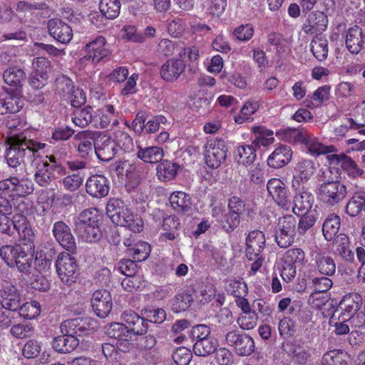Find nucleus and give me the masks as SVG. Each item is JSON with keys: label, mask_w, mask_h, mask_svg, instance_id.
Listing matches in <instances>:
<instances>
[{"label": "nucleus", "mask_w": 365, "mask_h": 365, "mask_svg": "<svg viewBox=\"0 0 365 365\" xmlns=\"http://www.w3.org/2000/svg\"><path fill=\"white\" fill-rule=\"evenodd\" d=\"M122 323L113 322L106 329V333L110 338L117 340L116 346L105 343L102 351L106 358H116L117 351L126 353L133 347L137 336L145 334L148 331V324L133 311H125L121 314Z\"/></svg>", "instance_id": "1"}, {"label": "nucleus", "mask_w": 365, "mask_h": 365, "mask_svg": "<svg viewBox=\"0 0 365 365\" xmlns=\"http://www.w3.org/2000/svg\"><path fill=\"white\" fill-rule=\"evenodd\" d=\"M106 210L108 217L114 225L125 227L135 233L140 232L143 230V220L120 199H109Z\"/></svg>", "instance_id": "2"}, {"label": "nucleus", "mask_w": 365, "mask_h": 365, "mask_svg": "<svg viewBox=\"0 0 365 365\" xmlns=\"http://www.w3.org/2000/svg\"><path fill=\"white\" fill-rule=\"evenodd\" d=\"M35 245L16 246L6 245L0 250V255L6 264L16 267L22 273L28 274L31 269L34 262Z\"/></svg>", "instance_id": "3"}, {"label": "nucleus", "mask_w": 365, "mask_h": 365, "mask_svg": "<svg viewBox=\"0 0 365 365\" xmlns=\"http://www.w3.org/2000/svg\"><path fill=\"white\" fill-rule=\"evenodd\" d=\"M27 138L26 132L9 138V148L6 150V158L9 166L16 168L24 162L26 150L34 155L45 147V144L28 140Z\"/></svg>", "instance_id": "4"}, {"label": "nucleus", "mask_w": 365, "mask_h": 365, "mask_svg": "<svg viewBox=\"0 0 365 365\" xmlns=\"http://www.w3.org/2000/svg\"><path fill=\"white\" fill-rule=\"evenodd\" d=\"M329 169L323 172L324 182L319 185L317 192L319 200L324 204L333 206L341 202L346 195V187L338 180H329Z\"/></svg>", "instance_id": "5"}, {"label": "nucleus", "mask_w": 365, "mask_h": 365, "mask_svg": "<svg viewBox=\"0 0 365 365\" xmlns=\"http://www.w3.org/2000/svg\"><path fill=\"white\" fill-rule=\"evenodd\" d=\"M34 190V185L31 180L27 178L21 179L11 177L0 181V195L8 196L13 200L25 197Z\"/></svg>", "instance_id": "6"}, {"label": "nucleus", "mask_w": 365, "mask_h": 365, "mask_svg": "<svg viewBox=\"0 0 365 365\" xmlns=\"http://www.w3.org/2000/svg\"><path fill=\"white\" fill-rule=\"evenodd\" d=\"M56 269L60 280L66 285L74 283L78 276V264L76 259L67 252L58 255Z\"/></svg>", "instance_id": "7"}, {"label": "nucleus", "mask_w": 365, "mask_h": 365, "mask_svg": "<svg viewBox=\"0 0 365 365\" xmlns=\"http://www.w3.org/2000/svg\"><path fill=\"white\" fill-rule=\"evenodd\" d=\"M227 148L222 140H210L204 146V158L206 165L212 169L219 168L225 160Z\"/></svg>", "instance_id": "8"}, {"label": "nucleus", "mask_w": 365, "mask_h": 365, "mask_svg": "<svg viewBox=\"0 0 365 365\" xmlns=\"http://www.w3.org/2000/svg\"><path fill=\"white\" fill-rule=\"evenodd\" d=\"M98 327L97 321L87 317H78L63 321L60 327L62 334L83 335L94 331Z\"/></svg>", "instance_id": "9"}, {"label": "nucleus", "mask_w": 365, "mask_h": 365, "mask_svg": "<svg viewBox=\"0 0 365 365\" xmlns=\"http://www.w3.org/2000/svg\"><path fill=\"white\" fill-rule=\"evenodd\" d=\"M268 196L279 207L289 210L291 196L286 183L279 178H273L267 182Z\"/></svg>", "instance_id": "10"}, {"label": "nucleus", "mask_w": 365, "mask_h": 365, "mask_svg": "<svg viewBox=\"0 0 365 365\" xmlns=\"http://www.w3.org/2000/svg\"><path fill=\"white\" fill-rule=\"evenodd\" d=\"M86 55L81 58V62L90 61L92 64L99 63L110 53L106 38L98 36L84 47Z\"/></svg>", "instance_id": "11"}, {"label": "nucleus", "mask_w": 365, "mask_h": 365, "mask_svg": "<svg viewBox=\"0 0 365 365\" xmlns=\"http://www.w3.org/2000/svg\"><path fill=\"white\" fill-rule=\"evenodd\" d=\"M24 106L21 92L18 90H3L0 91V114L15 113Z\"/></svg>", "instance_id": "12"}, {"label": "nucleus", "mask_w": 365, "mask_h": 365, "mask_svg": "<svg viewBox=\"0 0 365 365\" xmlns=\"http://www.w3.org/2000/svg\"><path fill=\"white\" fill-rule=\"evenodd\" d=\"M91 303L93 312L101 318H106L113 308L111 294L106 289L96 290L92 294Z\"/></svg>", "instance_id": "13"}, {"label": "nucleus", "mask_w": 365, "mask_h": 365, "mask_svg": "<svg viewBox=\"0 0 365 365\" xmlns=\"http://www.w3.org/2000/svg\"><path fill=\"white\" fill-rule=\"evenodd\" d=\"M96 136V139L93 143L96 156L102 161L110 160L118 151L114 141L111 140L108 136L98 132Z\"/></svg>", "instance_id": "14"}, {"label": "nucleus", "mask_w": 365, "mask_h": 365, "mask_svg": "<svg viewBox=\"0 0 365 365\" xmlns=\"http://www.w3.org/2000/svg\"><path fill=\"white\" fill-rule=\"evenodd\" d=\"M315 170L314 163L309 160H302L294 168L292 187L300 190L308 182Z\"/></svg>", "instance_id": "15"}, {"label": "nucleus", "mask_w": 365, "mask_h": 365, "mask_svg": "<svg viewBox=\"0 0 365 365\" xmlns=\"http://www.w3.org/2000/svg\"><path fill=\"white\" fill-rule=\"evenodd\" d=\"M362 297L358 293L346 294L341 300L339 307L341 309L342 320H354V315L362 306Z\"/></svg>", "instance_id": "16"}, {"label": "nucleus", "mask_w": 365, "mask_h": 365, "mask_svg": "<svg viewBox=\"0 0 365 365\" xmlns=\"http://www.w3.org/2000/svg\"><path fill=\"white\" fill-rule=\"evenodd\" d=\"M48 158V156H46ZM50 163L47 161L43 162V165L38 168L34 177L36 182L42 187L48 185L53 180H55L56 176L53 174V170H61V165L58 163L56 158L53 155L48 157Z\"/></svg>", "instance_id": "17"}, {"label": "nucleus", "mask_w": 365, "mask_h": 365, "mask_svg": "<svg viewBox=\"0 0 365 365\" xmlns=\"http://www.w3.org/2000/svg\"><path fill=\"white\" fill-rule=\"evenodd\" d=\"M345 45L348 51L354 54L365 51V33L358 26L350 27L345 34Z\"/></svg>", "instance_id": "18"}, {"label": "nucleus", "mask_w": 365, "mask_h": 365, "mask_svg": "<svg viewBox=\"0 0 365 365\" xmlns=\"http://www.w3.org/2000/svg\"><path fill=\"white\" fill-rule=\"evenodd\" d=\"M118 113L111 104H106L98 108L93 116V123L97 128H106L110 123L117 125Z\"/></svg>", "instance_id": "19"}, {"label": "nucleus", "mask_w": 365, "mask_h": 365, "mask_svg": "<svg viewBox=\"0 0 365 365\" xmlns=\"http://www.w3.org/2000/svg\"><path fill=\"white\" fill-rule=\"evenodd\" d=\"M292 155L293 152L290 147L279 145L268 156L267 163L272 168H282L290 163Z\"/></svg>", "instance_id": "20"}, {"label": "nucleus", "mask_w": 365, "mask_h": 365, "mask_svg": "<svg viewBox=\"0 0 365 365\" xmlns=\"http://www.w3.org/2000/svg\"><path fill=\"white\" fill-rule=\"evenodd\" d=\"M49 34L61 43H68L73 38V31L69 25L58 19L48 22Z\"/></svg>", "instance_id": "21"}, {"label": "nucleus", "mask_w": 365, "mask_h": 365, "mask_svg": "<svg viewBox=\"0 0 365 365\" xmlns=\"http://www.w3.org/2000/svg\"><path fill=\"white\" fill-rule=\"evenodd\" d=\"M302 143L304 145L308 153L314 156L324 154L331 155L337 151L335 146L332 145H324L317 137L308 133L307 131L305 132Z\"/></svg>", "instance_id": "22"}, {"label": "nucleus", "mask_w": 365, "mask_h": 365, "mask_svg": "<svg viewBox=\"0 0 365 365\" xmlns=\"http://www.w3.org/2000/svg\"><path fill=\"white\" fill-rule=\"evenodd\" d=\"M327 159L331 165H340L351 177L356 178L363 173L354 160L344 153L327 155Z\"/></svg>", "instance_id": "23"}, {"label": "nucleus", "mask_w": 365, "mask_h": 365, "mask_svg": "<svg viewBox=\"0 0 365 365\" xmlns=\"http://www.w3.org/2000/svg\"><path fill=\"white\" fill-rule=\"evenodd\" d=\"M87 192L94 197H103L108 194L110 185L103 175H96L90 177L86 184Z\"/></svg>", "instance_id": "24"}, {"label": "nucleus", "mask_w": 365, "mask_h": 365, "mask_svg": "<svg viewBox=\"0 0 365 365\" xmlns=\"http://www.w3.org/2000/svg\"><path fill=\"white\" fill-rule=\"evenodd\" d=\"M53 235L56 240L66 250H72L76 247L74 237L68 226L62 221L56 222L53 226Z\"/></svg>", "instance_id": "25"}, {"label": "nucleus", "mask_w": 365, "mask_h": 365, "mask_svg": "<svg viewBox=\"0 0 365 365\" xmlns=\"http://www.w3.org/2000/svg\"><path fill=\"white\" fill-rule=\"evenodd\" d=\"M21 302V294L14 286L9 285L0 289V304L4 309L16 312Z\"/></svg>", "instance_id": "26"}, {"label": "nucleus", "mask_w": 365, "mask_h": 365, "mask_svg": "<svg viewBox=\"0 0 365 365\" xmlns=\"http://www.w3.org/2000/svg\"><path fill=\"white\" fill-rule=\"evenodd\" d=\"M265 237L262 232L254 230L246 239V256L249 259H255L264 248Z\"/></svg>", "instance_id": "27"}, {"label": "nucleus", "mask_w": 365, "mask_h": 365, "mask_svg": "<svg viewBox=\"0 0 365 365\" xmlns=\"http://www.w3.org/2000/svg\"><path fill=\"white\" fill-rule=\"evenodd\" d=\"M22 354L26 359L39 356V361L42 364L48 363L51 358L50 352L43 349L42 343L36 339H30L26 342L22 349Z\"/></svg>", "instance_id": "28"}, {"label": "nucleus", "mask_w": 365, "mask_h": 365, "mask_svg": "<svg viewBox=\"0 0 365 365\" xmlns=\"http://www.w3.org/2000/svg\"><path fill=\"white\" fill-rule=\"evenodd\" d=\"M329 19L327 15L323 11H317L309 15L304 31L307 34H317L324 32L328 26Z\"/></svg>", "instance_id": "29"}, {"label": "nucleus", "mask_w": 365, "mask_h": 365, "mask_svg": "<svg viewBox=\"0 0 365 365\" xmlns=\"http://www.w3.org/2000/svg\"><path fill=\"white\" fill-rule=\"evenodd\" d=\"M314 202V195L310 192L302 189L296 193L294 197L292 211L297 215H304V213L312 211L311 209Z\"/></svg>", "instance_id": "30"}, {"label": "nucleus", "mask_w": 365, "mask_h": 365, "mask_svg": "<svg viewBox=\"0 0 365 365\" xmlns=\"http://www.w3.org/2000/svg\"><path fill=\"white\" fill-rule=\"evenodd\" d=\"M185 63L180 59H169L162 66L161 77L166 81H176L185 70Z\"/></svg>", "instance_id": "31"}, {"label": "nucleus", "mask_w": 365, "mask_h": 365, "mask_svg": "<svg viewBox=\"0 0 365 365\" xmlns=\"http://www.w3.org/2000/svg\"><path fill=\"white\" fill-rule=\"evenodd\" d=\"M79 344V340L74 335L63 334L56 336L52 342L53 349L59 353H69L73 351Z\"/></svg>", "instance_id": "32"}, {"label": "nucleus", "mask_w": 365, "mask_h": 365, "mask_svg": "<svg viewBox=\"0 0 365 365\" xmlns=\"http://www.w3.org/2000/svg\"><path fill=\"white\" fill-rule=\"evenodd\" d=\"M96 135L97 132L88 130L80 132L75 135V140L78 141V151L81 156L86 157L92 151Z\"/></svg>", "instance_id": "33"}, {"label": "nucleus", "mask_w": 365, "mask_h": 365, "mask_svg": "<svg viewBox=\"0 0 365 365\" xmlns=\"http://www.w3.org/2000/svg\"><path fill=\"white\" fill-rule=\"evenodd\" d=\"M66 88L63 91L67 96V99L73 107H80L86 101V94L82 89L75 88L69 79H65L63 82Z\"/></svg>", "instance_id": "34"}, {"label": "nucleus", "mask_w": 365, "mask_h": 365, "mask_svg": "<svg viewBox=\"0 0 365 365\" xmlns=\"http://www.w3.org/2000/svg\"><path fill=\"white\" fill-rule=\"evenodd\" d=\"M256 157V150L252 145H240L235 151V159L240 165H251L255 162Z\"/></svg>", "instance_id": "35"}, {"label": "nucleus", "mask_w": 365, "mask_h": 365, "mask_svg": "<svg viewBox=\"0 0 365 365\" xmlns=\"http://www.w3.org/2000/svg\"><path fill=\"white\" fill-rule=\"evenodd\" d=\"M12 213L10 202L0 195V232L9 233L11 228V220L9 215Z\"/></svg>", "instance_id": "36"}, {"label": "nucleus", "mask_w": 365, "mask_h": 365, "mask_svg": "<svg viewBox=\"0 0 365 365\" xmlns=\"http://www.w3.org/2000/svg\"><path fill=\"white\" fill-rule=\"evenodd\" d=\"M351 361V356L348 353L340 349H334L324 354L322 365H349Z\"/></svg>", "instance_id": "37"}, {"label": "nucleus", "mask_w": 365, "mask_h": 365, "mask_svg": "<svg viewBox=\"0 0 365 365\" xmlns=\"http://www.w3.org/2000/svg\"><path fill=\"white\" fill-rule=\"evenodd\" d=\"M180 222L175 216H168L163 220L161 233L163 240H173L178 236Z\"/></svg>", "instance_id": "38"}, {"label": "nucleus", "mask_w": 365, "mask_h": 365, "mask_svg": "<svg viewBox=\"0 0 365 365\" xmlns=\"http://www.w3.org/2000/svg\"><path fill=\"white\" fill-rule=\"evenodd\" d=\"M164 155L162 148L158 146H138L137 156L139 159L148 163H155L160 160Z\"/></svg>", "instance_id": "39"}, {"label": "nucleus", "mask_w": 365, "mask_h": 365, "mask_svg": "<svg viewBox=\"0 0 365 365\" xmlns=\"http://www.w3.org/2000/svg\"><path fill=\"white\" fill-rule=\"evenodd\" d=\"M341 225V219L339 215L335 214L329 215L324 222L322 232L324 238L327 241H331L338 235Z\"/></svg>", "instance_id": "40"}, {"label": "nucleus", "mask_w": 365, "mask_h": 365, "mask_svg": "<svg viewBox=\"0 0 365 365\" xmlns=\"http://www.w3.org/2000/svg\"><path fill=\"white\" fill-rule=\"evenodd\" d=\"M255 138L252 144L256 147L269 146L274 142V132L263 126L252 128Z\"/></svg>", "instance_id": "41"}, {"label": "nucleus", "mask_w": 365, "mask_h": 365, "mask_svg": "<svg viewBox=\"0 0 365 365\" xmlns=\"http://www.w3.org/2000/svg\"><path fill=\"white\" fill-rule=\"evenodd\" d=\"M305 132L304 130L284 128L277 130L275 135L279 140L282 141L289 143H302Z\"/></svg>", "instance_id": "42"}, {"label": "nucleus", "mask_w": 365, "mask_h": 365, "mask_svg": "<svg viewBox=\"0 0 365 365\" xmlns=\"http://www.w3.org/2000/svg\"><path fill=\"white\" fill-rule=\"evenodd\" d=\"M310 49L315 58L320 61H324L328 56V41L324 36H315L310 43Z\"/></svg>", "instance_id": "43"}, {"label": "nucleus", "mask_w": 365, "mask_h": 365, "mask_svg": "<svg viewBox=\"0 0 365 365\" xmlns=\"http://www.w3.org/2000/svg\"><path fill=\"white\" fill-rule=\"evenodd\" d=\"M19 315L20 317L31 320L37 318L41 312V306L40 303L36 300H31L25 303L21 304L19 309Z\"/></svg>", "instance_id": "44"}, {"label": "nucleus", "mask_w": 365, "mask_h": 365, "mask_svg": "<svg viewBox=\"0 0 365 365\" xmlns=\"http://www.w3.org/2000/svg\"><path fill=\"white\" fill-rule=\"evenodd\" d=\"M315 264L317 270L322 274L331 276L335 273L336 264L329 255L318 253L315 257Z\"/></svg>", "instance_id": "45"}, {"label": "nucleus", "mask_w": 365, "mask_h": 365, "mask_svg": "<svg viewBox=\"0 0 365 365\" xmlns=\"http://www.w3.org/2000/svg\"><path fill=\"white\" fill-rule=\"evenodd\" d=\"M217 345V340L210 336L203 340L196 341L193 346V351L197 356H206L214 352Z\"/></svg>", "instance_id": "46"}, {"label": "nucleus", "mask_w": 365, "mask_h": 365, "mask_svg": "<svg viewBox=\"0 0 365 365\" xmlns=\"http://www.w3.org/2000/svg\"><path fill=\"white\" fill-rule=\"evenodd\" d=\"M170 202L174 210L177 211L185 212L191 207V199L190 196L184 192H173L170 197Z\"/></svg>", "instance_id": "47"}, {"label": "nucleus", "mask_w": 365, "mask_h": 365, "mask_svg": "<svg viewBox=\"0 0 365 365\" xmlns=\"http://www.w3.org/2000/svg\"><path fill=\"white\" fill-rule=\"evenodd\" d=\"M178 165L169 160H164L157 166V175L161 181L173 180L178 170Z\"/></svg>", "instance_id": "48"}, {"label": "nucleus", "mask_w": 365, "mask_h": 365, "mask_svg": "<svg viewBox=\"0 0 365 365\" xmlns=\"http://www.w3.org/2000/svg\"><path fill=\"white\" fill-rule=\"evenodd\" d=\"M364 209H365V192L358 191L348 202L346 207V212L351 217H355Z\"/></svg>", "instance_id": "49"}, {"label": "nucleus", "mask_w": 365, "mask_h": 365, "mask_svg": "<svg viewBox=\"0 0 365 365\" xmlns=\"http://www.w3.org/2000/svg\"><path fill=\"white\" fill-rule=\"evenodd\" d=\"M333 240L339 255L346 260L353 259L354 254L350 250L349 238L346 235L343 233L339 234Z\"/></svg>", "instance_id": "50"}, {"label": "nucleus", "mask_w": 365, "mask_h": 365, "mask_svg": "<svg viewBox=\"0 0 365 365\" xmlns=\"http://www.w3.org/2000/svg\"><path fill=\"white\" fill-rule=\"evenodd\" d=\"M99 9L105 17L114 19L120 14V3L118 0H101Z\"/></svg>", "instance_id": "51"}, {"label": "nucleus", "mask_w": 365, "mask_h": 365, "mask_svg": "<svg viewBox=\"0 0 365 365\" xmlns=\"http://www.w3.org/2000/svg\"><path fill=\"white\" fill-rule=\"evenodd\" d=\"M80 237L88 242L98 240L101 235L99 225H76Z\"/></svg>", "instance_id": "52"}, {"label": "nucleus", "mask_w": 365, "mask_h": 365, "mask_svg": "<svg viewBox=\"0 0 365 365\" xmlns=\"http://www.w3.org/2000/svg\"><path fill=\"white\" fill-rule=\"evenodd\" d=\"M192 302L191 294L180 292L170 300V307L174 312L179 313L187 310Z\"/></svg>", "instance_id": "53"}, {"label": "nucleus", "mask_w": 365, "mask_h": 365, "mask_svg": "<svg viewBox=\"0 0 365 365\" xmlns=\"http://www.w3.org/2000/svg\"><path fill=\"white\" fill-rule=\"evenodd\" d=\"M3 78L6 84L11 86H19L25 78V73L21 68L11 67L4 71Z\"/></svg>", "instance_id": "54"}, {"label": "nucleus", "mask_w": 365, "mask_h": 365, "mask_svg": "<svg viewBox=\"0 0 365 365\" xmlns=\"http://www.w3.org/2000/svg\"><path fill=\"white\" fill-rule=\"evenodd\" d=\"M284 263L295 266L304 264L307 261L305 254L302 249L293 248L287 250L283 257Z\"/></svg>", "instance_id": "55"}, {"label": "nucleus", "mask_w": 365, "mask_h": 365, "mask_svg": "<svg viewBox=\"0 0 365 365\" xmlns=\"http://www.w3.org/2000/svg\"><path fill=\"white\" fill-rule=\"evenodd\" d=\"M258 108L259 105L257 102L247 101L242 107L239 114L234 117L235 122L237 124H242L250 120Z\"/></svg>", "instance_id": "56"}, {"label": "nucleus", "mask_w": 365, "mask_h": 365, "mask_svg": "<svg viewBox=\"0 0 365 365\" xmlns=\"http://www.w3.org/2000/svg\"><path fill=\"white\" fill-rule=\"evenodd\" d=\"M93 116L92 114V108L86 107L83 109L77 110L72 118L73 123L81 128L87 126L90 123L93 122Z\"/></svg>", "instance_id": "57"}, {"label": "nucleus", "mask_w": 365, "mask_h": 365, "mask_svg": "<svg viewBox=\"0 0 365 365\" xmlns=\"http://www.w3.org/2000/svg\"><path fill=\"white\" fill-rule=\"evenodd\" d=\"M34 332V328L31 324L19 323L14 324L10 329V334L17 339H25L31 337Z\"/></svg>", "instance_id": "58"}, {"label": "nucleus", "mask_w": 365, "mask_h": 365, "mask_svg": "<svg viewBox=\"0 0 365 365\" xmlns=\"http://www.w3.org/2000/svg\"><path fill=\"white\" fill-rule=\"evenodd\" d=\"M101 216L96 209H88L83 211L78 217L76 225H99Z\"/></svg>", "instance_id": "59"}, {"label": "nucleus", "mask_w": 365, "mask_h": 365, "mask_svg": "<svg viewBox=\"0 0 365 365\" xmlns=\"http://www.w3.org/2000/svg\"><path fill=\"white\" fill-rule=\"evenodd\" d=\"M150 246L145 242H138L135 246L129 250V252L132 255L134 260L144 261L145 260L150 253Z\"/></svg>", "instance_id": "60"}, {"label": "nucleus", "mask_w": 365, "mask_h": 365, "mask_svg": "<svg viewBox=\"0 0 365 365\" xmlns=\"http://www.w3.org/2000/svg\"><path fill=\"white\" fill-rule=\"evenodd\" d=\"M235 347L236 353L240 356L250 355L255 350V342L252 338L247 334L242 335V339Z\"/></svg>", "instance_id": "61"}, {"label": "nucleus", "mask_w": 365, "mask_h": 365, "mask_svg": "<svg viewBox=\"0 0 365 365\" xmlns=\"http://www.w3.org/2000/svg\"><path fill=\"white\" fill-rule=\"evenodd\" d=\"M33 72L36 75H43L48 77L52 71L51 62L44 57H38L33 60Z\"/></svg>", "instance_id": "62"}, {"label": "nucleus", "mask_w": 365, "mask_h": 365, "mask_svg": "<svg viewBox=\"0 0 365 365\" xmlns=\"http://www.w3.org/2000/svg\"><path fill=\"white\" fill-rule=\"evenodd\" d=\"M123 288L128 292H133L144 287V281L141 276L132 274L125 277L121 282Z\"/></svg>", "instance_id": "63"}, {"label": "nucleus", "mask_w": 365, "mask_h": 365, "mask_svg": "<svg viewBox=\"0 0 365 365\" xmlns=\"http://www.w3.org/2000/svg\"><path fill=\"white\" fill-rule=\"evenodd\" d=\"M53 195L48 190H41L38 192L37 197L38 207L36 211L39 214L45 213L52 205Z\"/></svg>", "instance_id": "64"}]
</instances>
